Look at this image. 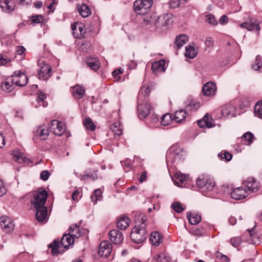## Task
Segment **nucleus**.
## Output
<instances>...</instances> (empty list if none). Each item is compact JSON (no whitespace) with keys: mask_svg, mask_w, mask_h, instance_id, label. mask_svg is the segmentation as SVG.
Listing matches in <instances>:
<instances>
[{"mask_svg":"<svg viewBox=\"0 0 262 262\" xmlns=\"http://www.w3.org/2000/svg\"><path fill=\"white\" fill-rule=\"evenodd\" d=\"M142 223L135 226L130 233V238L135 243L139 244L144 242L147 237V231L145 229V220L143 219Z\"/></svg>","mask_w":262,"mask_h":262,"instance_id":"1","label":"nucleus"},{"mask_svg":"<svg viewBox=\"0 0 262 262\" xmlns=\"http://www.w3.org/2000/svg\"><path fill=\"white\" fill-rule=\"evenodd\" d=\"M13 220L7 216H1V237L5 242L14 229Z\"/></svg>","mask_w":262,"mask_h":262,"instance_id":"2","label":"nucleus"},{"mask_svg":"<svg viewBox=\"0 0 262 262\" xmlns=\"http://www.w3.org/2000/svg\"><path fill=\"white\" fill-rule=\"evenodd\" d=\"M47 197L48 193L46 190L34 192L30 201L31 206L34 209L45 207Z\"/></svg>","mask_w":262,"mask_h":262,"instance_id":"3","label":"nucleus"},{"mask_svg":"<svg viewBox=\"0 0 262 262\" xmlns=\"http://www.w3.org/2000/svg\"><path fill=\"white\" fill-rule=\"evenodd\" d=\"M152 5V0H136L134 3V9L138 15L147 14Z\"/></svg>","mask_w":262,"mask_h":262,"instance_id":"4","label":"nucleus"},{"mask_svg":"<svg viewBox=\"0 0 262 262\" xmlns=\"http://www.w3.org/2000/svg\"><path fill=\"white\" fill-rule=\"evenodd\" d=\"M196 184L200 188L211 191L215 186V182L211 176L203 174L198 178Z\"/></svg>","mask_w":262,"mask_h":262,"instance_id":"5","label":"nucleus"},{"mask_svg":"<svg viewBox=\"0 0 262 262\" xmlns=\"http://www.w3.org/2000/svg\"><path fill=\"white\" fill-rule=\"evenodd\" d=\"M38 65L39 67V70L38 72V78L42 80L48 79L52 75L51 67L41 59L38 61Z\"/></svg>","mask_w":262,"mask_h":262,"instance_id":"6","label":"nucleus"},{"mask_svg":"<svg viewBox=\"0 0 262 262\" xmlns=\"http://www.w3.org/2000/svg\"><path fill=\"white\" fill-rule=\"evenodd\" d=\"M12 83L16 86L23 87L25 86L28 82L27 75L21 71H15L10 78Z\"/></svg>","mask_w":262,"mask_h":262,"instance_id":"7","label":"nucleus"},{"mask_svg":"<svg viewBox=\"0 0 262 262\" xmlns=\"http://www.w3.org/2000/svg\"><path fill=\"white\" fill-rule=\"evenodd\" d=\"M50 130L54 135L60 136L64 133L66 127L62 122L56 120H53L50 122Z\"/></svg>","mask_w":262,"mask_h":262,"instance_id":"8","label":"nucleus"},{"mask_svg":"<svg viewBox=\"0 0 262 262\" xmlns=\"http://www.w3.org/2000/svg\"><path fill=\"white\" fill-rule=\"evenodd\" d=\"M138 115L140 119H143L146 117L151 110V104L147 102H143L138 105Z\"/></svg>","mask_w":262,"mask_h":262,"instance_id":"9","label":"nucleus"},{"mask_svg":"<svg viewBox=\"0 0 262 262\" xmlns=\"http://www.w3.org/2000/svg\"><path fill=\"white\" fill-rule=\"evenodd\" d=\"M112 250V245L108 241H102L99 247L98 254L101 256L108 257Z\"/></svg>","mask_w":262,"mask_h":262,"instance_id":"10","label":"nucleus"},{"mask_svg":"<svg viewBox=\"0 0 262 262\" xmlns=\"http://www.w3.org/2000/svg\"><path fill=\"white\" fill-rule=\"evenodd\" d=\"M243 186L247 188L249 193L256 192L259 188V184L253 178H248L243 183Z\"/></svg>","mask_w":262,"mask_h":262,"instance_id":"11","label":"nucleus"},{"mask_svg":"<svg viewBox=\"0 0 262 262\" xmlns=\"http://www.w3.org/2000/svg\"><path fill=\"white\" fill-rule=\"evenodd\" d=\"M73 34L76 38H82L85 33L84 26L81 23H75L72 25Z\"/></svg>","mask_w":262,"mask_h":262,"instance_id":"12","label":"nucleus"},{"mask_svg":"<svg viewBox=\"0 0 262 262\" xmlns=\"http://www.w3.org/2000/svg\"><path fill=\"white\" fill-rule=\"evenodd\" d=\"M242 186L234 189L231 193V198L234 200H241L245 198L248 194L246 189Z\"/></svg>","mask_w":262,"mask_h":262,"instance_id":"13","label":"nucleus"},{"mask_svg":"<svg viewBox=\"0 0 262 262\" xmlns=\"http://www.w3.org/2000/svg\"><path fill=\"white\" fill-rule=\"evenodd\" d=\"M108 235L111 241L116 245L120 244L123 239L122 233L117 229L111 230Z\"/></svg>","mask_w":262,"mask_h":262,"instance_id":"14","label":"nucleus"},{"mask_svg":"<svg viewBox=\"0 0 262 262\" xmlns=\"http://www.w3.org/2000/svg\"><path fill=\"white\" fill-rule=\"evenodd\" d=\"M216 91V84L212 82H208L202 87V93L206 96H213Z\"/></svg>","mask_w":262,"mask_h":262,"instance_id":"15","label":"nucleus"},{"mask_svg":"<svg viewBox=\"0 0 262 262\" xmlns=\"http://www.w3.org/2000/svg\"><path fill=\"white\" fill-rule=\"evenodd\" d=\"M171 23V15L169 14H165L158 17L156 24L158 27H163L169 25Z\"/></svg>","mask_w":262,"mask_h":262,"instance_id":"16","label":"nucleus"},{"mask_svg":"<svg viewBox=\"0 0 262 262\" xmlns=\"http://www.w3.org/2000/svg\"><path fill=\"white\" fill-rule=\"evenodd\" d=\"M36 210L35 216L37 220L39 222H47L48 211L46 207L34 208Z\"/></svg>","mask_w":262,"mask_h":262,"instance_id":"17","label":"nucleus"},{"mask_svg":"<svg viewBox=\"0 0 262 262\" xmlns=\"http://www.w3.org/2000/svg\"><path fill=\"white\" fill-rule=\"evenodd\" d=\"M34 136L41 140H46L49 135V130L44 125H41L34 132Z\"/></svg>","mask_w":262,"mask_h":262,"instance_id":"18","label":"nucleus"},{"mask_svg":"<svg viewBox=\"0 0 262 262\" xmlns=\"http://www.w3.org/2000/svg\"><path fill=\"white\" fill-rule=\"evenodd\" d=\"M85 231H86L85 229H81L80 226L77 224L71 225L69 229V233L75 238L80 237Z\"/></svg>","mask_w":262,"mask_h":262,"instance_id":"19","label":"nucleus"},{"mask_svg":"<svg viewBox=\"0 0 262 262\" xmlns=\"http://www.w3.org/2000/svg\"><path fill=\"white\" fill-rule=\"evenodd\" d=\"M71 89L72 95L75 99H81L85 94V89L81 85L76 84Z\"/></svg>","mask_w":262,"mask_h":262,"instance_id":"20","label":"nucleus"},{"mask_svg":"<svg viewBox=\"0 0 262 262\" xmlns=\"http://www.w3.org/2000/svg\"><path fill=\"white\" fill-rule=\"evenodd\" d=\"M241 28H246L248 31H253L254 30L259 31L260 30V27L258 22L255 20L253 22H244L240 25Z\"/></svg>","mask_w":262,"mask_h":262,"instance_id":"21","label":"nucleus"},{"mask_svg":"<svg viewBox=\"0 0 262 262\" xmlns=\"http://www.w3.org/2000/svg\"><path fill=\"white\" fill-rule=\"evenodd\" d=\"M74 239L75 238L70 235L69 233L68 234H64L61 239V245L64 248L67 249L70 245L74 244Z\"/></svg>","mask_w":262,"mask_h":262,"instance_id":"22","label":"nucleus"},{"mask_svg":"<svg viewBox=\"0 0 262 262\" xmlns=\"http://www.w3.org/2000/svg\"><path fill=\"white\" fill-rule=\"evenodd\" d=\"M15 8V3L13 0H4L1 5V9L6 13H11Z\"/></svg>","mask_w":262,"mask_h":262,"instance_id":"23","label":"nucleus"},{"mask_svg":"<svg viewBox=\"0 0 262 262\" xmlns=\"http://www.w3.org/2000/svg\"><path fill=\"white\" fill-rule=\"evenodd\" d=\"M165 62L164 60L161 59L154 62L152 64L151 69L153 72L157 74L159 72H163L165 71Z\"/></svg>","mask_w":262,"mask_h":262,"instance_id":"24","label":"nucleus"},{"mask_svg":"<svg viewBox=\"0 0 262 262\" xmlns=\"http://www.w3.org/2000/svg\"><path fill=\"white\" fill-rule=\"evenodd\" d=\"M255 225L251 229H248L247 231L249 236L248 242L251 244H256L259 242V238L255 231Z\"/></svg>","mask_w":262,"mask_h":262,"instance_id":"25","label":"nucleus"},{"mask_svg":"<svg viewBox=\"0 0 262 262\" xmlns=\"http://www.w3.org/2000/svg\"><path fill=\"white\" fill-rule=\"evenodd\" d=\"M149 240L152 245L158 246L162 241V236L159 232L154 231L151 233Z\"/></svg>","mask_w":262,"mask_h":262,"instance_id":"26","label":"nucleus"},{"mask_svg":"<svg viewBox=\"0 0 262 262\" xmlns=\"http://www.w3.org/2000/svg\"><path fill=\"white\" fill-rule=\"evenodd\" d=\"M130 219L125 216H121L117 222V226L120 230L126 229L129 225Z\"/></svg>","mask_w":262,"mask_h":262,"instance_id":"27","label":"nucleus"},{"mask_svg":"<svg viewBox=\"0 0 262 262\" xmlns=\"http://www.w3.org/2000/svg\"><path fill=\"white\" fill-rule=\"evenodd\" d=\"M234 108L231 104H227L223 106L222 110V115L224 117H232L234 116Z\"/></svg>","mask_w":262,"mask_h":262,"instance_id":"28","label":"nucleus"},{"mask_svg":"<svg viewBox=\"0 0 262 262\" xmlns=\"http://www.w3.org/2000/svg\"><path fill=\"white\" fill-rule=\"evenodd\" d=\"M188 41V37L185 34L178 35L175 39L174 43L178 49L180 48Z\"/></svg>","mask_w":262,"mask_h":262,"instance_id":"29","label":"nucleus"},{"mask_svg":"<svg viewBox=\"0 0 262 262\" xmlns=\"http://www.w3.org/2000/svg\"><path fill=\"white\" fill-rule=\"evenodd\" d=\"M77 9L80 15L84 18L88 17L91 14L90 8L85 4L78 6Z\"/></svg>","mask_w":262,"mask_h":262,"instance_id":"30","label":"nucleus"},{"mask_svg":"<svg viewBox=\"0 0 262 262\" xmlns=\"http://www.w3.org/2000/svg\"><path fill=\"white\" fill-rule=\"evenodd\" d=\"M186 112L184 110H180L175 112L173 119L177 122L180 123L184 121L186 117Z\"/></svg>","mask_w":262,"mask_h":262,"instance_id":"31","label":"nucleus"},{"mask_svg":"<svg viewBox=\"0 0 262 262\" xmlns=\"http://www.w3.org/2000/svg\"><path fill=\"white\" fill-rule=\"evenodd\" d=\"M187 217L189 223L192 225L198 224L201 221V215L198 214L188 212L187 213Z\"/></svg>","mask_w":262,"mask_h":262,"instance_id":"32","label":"nucleus"},{"mask_svg":"<svg viewBox=\"0 0 262 262\" xmlns=\"http://www.w3.org/2000/svg\"><path fill=\"white\" fill-rule=\"evenodd\" d=\"M12 155L14 160L18 163H21L27 161V158L24 156V154L21 152H20L18 150H13Z\"/></svg>","mask_w":262,"mask_h":262,"instance_id":"33","label":"nucleus"},{"mask_svg":"<svg viewBox=\"0 0 262 262\" xmlns=\"http://www.w3.org/2000/svg\"><path fill=\"white\" fill-rule=\"evenodd\" d=\"M88 66L92 70L97 71L100 68V63L97 58L90 57L86 61Z\"/></svg>","mask_w":262,"mask_h":262,"instance_id":"34","label":"nucleus"},{"mask_svg":"<svg viewBox=\"0 0 262 262\" xmlns=\"http://www.w3.org/2000/svg\"><path fill=\"white\" fill-rule=\"evenodd\" d=\"M210 119L208 116L206 115L204 118L202 120H200L198 121V124L200 127H207L208 128L211 127L213 126L212 125V123L209 120Z\"/></svg>","mask_w":262,"mask_h":262,"instance_id":"35","label":"nucleus"},{"mask_svg":"<svg viewBox=\"0 0 262 262\" xmlns=\"http://www.w3.org/2000/svg\"><path fill=\"white\" fill-rule=\"evenodd\" d=\"M111 129L114 133L115 136H120L122 134V128L121 123L119 121L113 124Z\"/></svg>","mask_w":262,"mask_h":262,"instance_id":"36","label":"nucleus"},{"mask_svg":"<svg viewBox=\"0 0 262 262\" xmlns=\"http://www.w3.org/2000/svg\"><path fill=\"white\" fill-rule=\"evenodd\" d=\"M186 50V53H185V56L190 59L194 58L197 52L195 50L194 47L192 46H189L188 47H186L185 48Z\"/></svg>","mask_w":262,"mask_h":262,"instance_id":"37","label":"nucleus"},{"mask_svg":"<svg viewBox=\"0 0 262 262\" xmlns=\"http://www.w3.org/2000/svg\"><path fill=\"white\" fill-rule=\"evenodd\" d=\"M13 84V83H12L11 82L10 78H9L3 84H1V89L3 91L6 93L11 92L14 89Z\"/></svg>","mask_w":262,"mask_h":262,"instance_id":"38","label":"nucleus"},{"mask_svg":"<svg viewBox=\"0 0 262 262\" xmlns=\"http://www.w3.org/2000/svg\"><path fill=\"white\" fill-rule=\"evenodd\" d=\"M172 116L171 114L167 113L163 115L161 118V124L163 126H167L172 121Z\"/></svg>","mask_w":262,"mask_h":262,"instance_id":"39","label":"nucleus"},{"mask_svg":"<svg viewBox=\"0 0 262 262\" xmlns=\"http://www.w3.org/2000/svg\"><path fill=\"white\" fill-rule=\"evenodd\" d=\"M102 191L100 189H97L94 191L93 194L91 196V201L96 203L97 201H100L102 199Z\"/></svg>","mask_w":262,"mask_h":262,"instance_id":"40","label":"nucleus"},{"mask_svg":"<svg viewBox=\"0 0 262 262\" xmlns=\"http://www.w3.org/2000/svg\"><path fill=\"white\" fill-rule=\"evenodd\" d=\"M255 116L262 119V100L258 101L254 107Z\"/></svg>","mask_w":262,"mask_h":262,"instance_id":"41","label":"nucleus"},{"mask_svg":"<svg viewBox=\"0 0 262 262\" xmlns=\"http://www.w3.org/2000/svg\"><path fill=\"white\" fill-rule=\"evenodd\" d=\"M150 90L151 89L150 86L143 85L140 89L139 94V99H140L142 96L144 97L148 96L150 93Z\"/></svg>","mask_w":262,"mask_h":262,"instance_id":"42","label":"nucleus"},{"mask_svg":"<svg viewBox=\"0 0 262 262\" xmlns=\"http://www.w3.org/2000/svg\"><path fill=\"white\" fill-rule=\"evenodd\" d=\"M154 258L157 262H169V257L163 253L154 256Z\"/></svg>","mask_w":262,"mask_h":262,"instance_id":"43","label":"nucleus"},{"mask_svg":"<svg viewBox=\"0 0 262 262\" xmlns=\"http://www.w3.org/2000/svg\"><path fill=\"white\" fill-rule=\"evenodd\" d=\"M262 67V58L260 56L257 55L255 58V62L252 64V68L255 71H258Z\"/></svg>","mask_w":262,"mask_h":262,"instance_id":"44","label":"nucleus"},{"mask_svg":"<svg viewBox=\"0 0 262 262\" xmlns=\"http://www.w3.org/2000/svg\"><path fill=\"white\" fill-rule=\"evenodd\" d=\"M84 125L85 127L89 129H90L92 131H94L95 130L96 126L94 123L92 121L90 118H85L84 122Z\"/></svg>","mask_w":262,"mask_h":262,"instance_id":"45","label":"nucleus"},{"mask_svg":"<svg viewBox=\"0 0 262 262\" xmlns=\"http://www.w3.org/2000/svg\"><path fill=\"white\" fill-rule=\"evenodd\" d=\"M242 138L244 139L245 141L248 142L250 144L253 142L254 137L251 132H247L243 135Z\"/></svg>","mask_w":262,"mask_h":262,"instance_id":"46","label":"nucleus"},{"mask_svg":"<svg viewBox=\"0 0 262 262\" xmlns=\"http://www.w3.org/2000/svg\"><path fill=\"white\" fill-rule=\"evenodd\" d=\"M171 207L174 211L177 213H180L184 210V208L183 207L182 204L179 202H174L171 205Z\"/></svg>","mask_w":262,"mask_h":262,"instance_id":"47","label":"nucleus"},{"mask_svg":"<svg viewBox=\"0 0 262 262\" xmlns=\"http://www.w3.org/2000/svg\"><path fill=\"white\" fill-rule=\"evenodd\" d=\"M89 178H92L93 180L97 179V175L95 172H90L89 173L84 174L81 177V180H85Z\"/></svg>","mask_w":262,"mask_h":262,"instance_id":"48","label":"nucleus"},{"mask_svg":"<svg viewBox=\"0 0 262 262\" xmlns=\"http://www.w3.org/2000/svg\"><path fill=\"white\" fill-rule=\"evenodd\" d=\"M46 98V95L45 93L42 92H39L38 93L37 96V101L38 103L41 102L42 104V106L43 107H46L47 106V104L44 102L45 99Z\"/></svg>","mask_w":262,"mask_h":262,"instance_id":"49","label":"nucleus"},{"mask_svg":"<svg viewBox=\"0 0 262 262\" xmlns=\"http://www.w3.org/2000/svg\"><path fill=\"white\" fill-rule=\"evenodd\" d=\"M58 246L59 242L56 240H54V242L50 245L49 247L51 248V251L53 254L58 253L57 249Z\"/></svg>","mask_w":262,"mask_h":262,"instance_id":"50","label":"nucleus"},{"mask_svg":"<svg viewBox=\"0 0 262 262\" xmlns=\"http://www.w3.org/2000/svg\"><path fill=\"white\" fill-rule=\"evenodd\" d=\"M207 21L210 25L215 26L217 24L216 20L215 19L214 16L212 14H208L206 15Z\"/></svg>","mask_w":262,"mask_h":262,"instance_id":"51","label":"nucleus"},{"mask_svg":"<svg viewBox=\"0 0 262 262\" xmlns=\"http://www.w3.org/2000/svg\"><path fill=\"white\" fill-rule=\"evenodd\" d=\"M215 256L217 258L221 259L222 262H228L229 261V259L226 255L223 254L220 252H216L215 253Z\"/></svg>","mask_w":262,"mask_h":262,"instance_id":"52","label":"nucleus"},{"mask_svg":"<svg viewBox=\"0 0 262 262\" xmlns=\"http://www.w3.org/2000/svg\"><path fill=\"white\" fill-rule=\"evenodd\" d=\"M219 156L223 159L226 160L227 161H229L231 160L232 156L228 151H225L223 154H219Z\"/></svg>","mask_w":262,"mask_h":262,"instance_id":"53","label":"nucleus"},{"mask_svg":"<svg viewBox=\"0 0 262 262\" xmlns=\"http://www.w3.org/2000/svg\"><path fill=\"white\" fill-rule=\"evenodd\" d=\"M43 19L42 15H37L32 17L31 21L33 23H40L42 21Z\"/></svg>","mask_w":262,"mask_h":262,"instance_id":"54","label":"nucleus"},{"mask_svg":"<svg viewBox=\"0 0 262 262\" xmlns=\"http://www.w3.org/2000/svg\"><path fill=\"white\" fill-rule=\"evenodd\" d=\"M50 176V173L48 170H43L40 173V178L43 181H47Z\"/></svg>","mask_w":262,"mask_h":262,"instance_id":"55","label":"nucleus"},{"mask_svg":"<svg viewBox=\"0 0 262 262\" xmlns=\"http://www.w3.org/2000/svg\"><path fill=\"white\" fill-rule=\"evenodd\" d=\"M230 243L234 247H236L241 243V239L238 237L232 238L230 239Z\"/></svg>","mask_w":262,"mask_h":262,"instance_id":"56","label":"nucleus"},{"mask_svg":"<svg viewBox=\"0 0 262 262\" xmlns=\"http://www.w3.org/2000/svg\"><path fill=\"white\" fill-rule=\"evenodd\" d=\"M175 177L178 180L180 181L181 183H182L184 181L187 179V177L185 175H184L181 173H177L175 174Z\"/></svg>","mask_w":262,"mask_h":262,"instance_id":"57","label":"nucleus"},{"mask_svg":"<svg viewBox=\"0 0 262 262\" xmlns=\"http://www.w3.org/2000/svg\"><path fill=\"white\" fill-rule=\"evenodd\" d=\"M180 0H170L169 1V6L171 8H176L180 6Z\"/></svg>","mask_w":262,"mask_h":262,"instance_id":"58","label":"nucleus"},{"mask_svg":"<svg viewBox=\"0 0 262 262\" xmlns=\"http://www.w3.org/2000/svg\"><path fill=\"white\" fill-rule=\"evenodd\" d=\"M205 44L206 47H210L213 44V40L211 37H208L206 38L205 42Z\"/></svg>","mask_w":262,"mask_h":262,"instance_id":"59","label":"nucleus"},{"mask_svg":"<svg viewBox=\"0 0 262 262\" xmlns=\"http://www.w3.org/2000/svg\"><path fill=\"white\" fill-rule=\"evenodd\" d=\"M124 166L127 168H130L133 166V162L129 159H126L123 162Z\"/></svg>","mask_w":262,"mask_h":262,"instance_id":"60","label":"nucleus"},{"mask_svg":"<svg viewBox=\"0 0 262 262\" xmlns=\"http://www.w3.org/2000/svg\"><path fill=\"white\" fill-rule=\"evenodd\" d=\"M25 48L23 46H18L16 48V52L18 55H22L25 51Z\"/></svg>","mask_w":262,"mask_h":262,"instance_id":"61","label":"nucleus"},{"mask_svg":"<svg viewBox=\"0 0 262 262\" xmlns=\"http://www.w3.org/2000/svg\"><path fill=\"white\" fill-rule=\"evenodd\" d=\"M80 192L78 190H75L72 193V200L75 201H77L78 200V195Z\"/></svg>","mask_w":262,"mask_h":262,"instance_id":"62","label":"nucleus"},{"mask_svg":"<svg viewBox=\"0 0 262 262\" xmlns=\"http://www.w3.org/2000/svg\"><path fill=\"white\" fill-rule=\"evenodd\" d=\"M147 179V172L146 171H144L141 174L140 179L139 181L141 183L143 182L144 181H146Z\"/></svg>","mask_w":262,"mask_h":262,"instance_id":"63","label":"nucleus"},{"mask_svg":"<svg viewBox=\"0 0 262 262\" xmlns=\"http://www.w3.org/2000/svg\"><path fill=\"white\" fill-rule=\"evenodd\" d=\"M228 20V17L226 15H224L222 16L220 19V22L222 24L227 23Z\"/></svg>","mask_w":262,"mask_h":262,"instance_id":"64","label":"nucleus"}]
</instances>
